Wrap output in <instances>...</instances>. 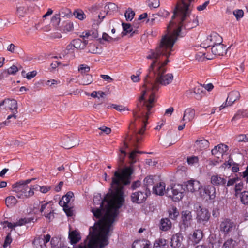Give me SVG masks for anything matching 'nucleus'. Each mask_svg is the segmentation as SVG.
<instances>
[{
    "label": "nucleus",
    "instance_id": "nucleus-51",
    "mask_svg": "<svg viewBox=\"0 0 248 248\" xmlns=\"http://www.w3.org/2000/svg\"><path fill=\"white\" fill-rule=\"evenodd\" d=\"M187 161L188 164L192 165L195 164H197L199 161V159L197 156H193L187 157Z\"/></svg>",
    "mask_w": 248,
    "mask_h": 248
},
{
    "label": "nucleus",
    "instance_id": "nucleus-46",
    "mask_svg": "<svg viewBox=\"0 0 248 248\" xmlns=\"http://www.w3.org/2000/svg\"><path fill=\"white\" fill-rule=\"evenodd\" d=\"M19 70V68L15 65H13L6 70L8 75H15Z\"/></svg>",
    "mask_w": 248,
    "mask_h": 248
},
{
    "label": "nucleus",
    "instance_id": "nucleus-8",
    "mask_svg": "<svg viewBox=\"0 0 248 248\" xmlns=\"http://www.w3.org/2000/svg\"><path fill=\"white\" fill-rule=\"evenodd\" d=\"M197 209V219L200 223L205 224L209 219L210 214L205 208L199 206Z\"/></svg>",
    "mask_w": 248,
    "mask_h": 248
},
{
    "label": "nucleus",
    "instance_id": "nucleus-28",
    "mask_svg": "<svg viewBox=\"0 0 248 248\" xmlns=\"http://www.w3.org/2000/svg\"><path fill=\"white\" fill-rule=\"evenodd\" d=\"M210 36V41H211L212 46L213 45H219L222 44V38L217 33H212Z\"/></svg>",
    "mask_w": 248,
    "mask_h": 248
},
{
    "label": "nucleus",
    "instance_id": "nucleus-55",
    "mask_svg": "<svg viewBox=\"0 0 248 248\" xmlns=\"http://www.w3.org/2000/svg\"><path fill=\"white\" fill-rule=\"evenodd\" d=\"M78 71L82 74L87 73L90 71V67L86 65L81 64L78 68Z\"/></svg>",
    "mask_w": 248,
    "mask_h": 248
},
{
    "label": "nucleus",
    "instance_id": "nucleus-58",
    "mask_svg": "<svg viewBox=\"0 0 248 248\" xmlns=\"http://www.w3.org/2000/svg\"><path fill=\"white\" fill-rule=\"evenodd\" d=\"M51 209V207L48 205V202H45L44 203H42L41 205V207L40 208V212L43 213L45 211V210H47L49 211V210Z\"/></svg>",
    "mask_w": 248,
    "mask_h": 248
},
{
    "label": "nucleus",
    "instance_id": "nucleus-3",
    "mask_svg": "<svg viewBox=\"0 0 248 248\" xmlns=\"http://www.w3.org/2000/svg\"><path fill=\"white\" fill-rule=\"evenodd\" d=\"M138 152L137 150H133L130 153L129 158L130 160V166L124 168L121 172L118 171L114 172L111 183L112 188L111 192L106 195L103 200L109 201L114 198L113 202L116 204L117 198H118L121 196L124 199V192L123 191V186L130 183L131 175L134 171V169L131 164L136 162L135 158Z\"/></svg>",
    "mask_w": 248,
    "mask_h": 248
},
{
    "label": "nucleus",
    "instance_id": "nucleus-12",
    "mask_svg": "<svg viewBox=\"0 0 248 248\" xmlns=\"http://www.w3.org/2000/svg\"><path fill=\"white\" fill-rule=\"evenodd\" d=\"M181 219L182 225L185 228L191 226L192 221V215L191 212L189 210H184L181 213Z\"/></svg>",
    "mask_w": 248,
    "mask_h": 248
},
{
    "label": "nucleus",
    "instance_id": "nucleus-2",
    "mask_svg": "<svg viewBox=\"0 0 248 248\" xmlns=\"http://www.w3.org/2000/svg\"><path fill=\"white\" fill-rule=\"evenodd\" d=\"M114 198L109 201L102 199L97 194L93 199L94 204H100L99 208H92L91 211L94 217L100 218L93 226L90 228L89 240L84 245L80 244L74 248H102L108 244V238L111 235V226L118 213L119 209L124 203L122 197L117 198L116 204L113 202Z\"/></svg>",
    "mask_w": 248,
    "mask_h": 248
},
{
    "label": "nucleus",
    "instance_id": "nucleus-31",
    "mask_svg": "<svg viewBox=\"0 0 248 248\" xmlns=\"http://www.w3.org/2000/svg\"><path fill=\"white\" fill-rule=\"evenodd\" d=\"M17 203V200L13 196H10L5 199V203L8 208H12L15 206Z\"/></svg>",
    "mask_w": 248,
    "mask_h": 248
},
{
    "label": "nucleus",
    "instance_id": "nucleus-37",
    "mask_svg": "<svg viewBox=\"0 0 248 248\" xmlns=\"http://www.w3.org/2000/svg\"><path fill=\"white\" fill-rule=\"evenodd\" d=\"M241 202L244 205H248V191H244L240 192L238 196Z\"/></svg>",
    "mask_w": 248,
    "mask_h": 248
},
{
    "label": "nucleus",
    "instance_id": "nucleus-22",
    "mask_svg": "<svg viewBox=\"0 0 248 248\" xmlns=\"http://www.w3.org/2000/svg\"><path fill=\"white\" fill-rule=\"evenodd\" d=\"M211 183L215 186L224 185L226 183V180L218 175H215L211 176Z\"/></svg>",
    "mask_w": 248,
    "mask_h": 248
},
{
    "label": "nucleus",
    "instance_id": "nucleus-59",
    "mask_svg": "<svg viewBox=\"0 0 248 248\" xmlns=\"http://www.w3.org/2000/svg\"><path fill=\"white\" fill-rule=\"evenodd\" d=\"M37 74L36 71H32L31 72H28L26 74V78L30 80L32 78H34Z\"/></svg>",
    "mask_w": 248,
    "mask_h": 248
},
{
    "label": "nucleus",
    "instance_id": "nucleus-56",
    "mask_svg": "<svg viewBox=\"0 0 248 248\" xmlns=\"http://www.w3.org/2000/svg\"><path fill=\"white\" fill-rule=\"evenodd\" d=\"M233 14L238 20L243 16L244 12L242 10H236L233 12Z\"/></svg>",
    "mask_w": 248,
    "mask_h": 248
},
{
    "label": "nucleus",
    "instance_id": "nucleus-1",
    "mask_svg": "<svg viewBox=\"0 0 248 248\" xmlns=\"http://www.w3.org/2000/svg\"><path fill=\"white\" fill-rule=\"evenodd\" d=\"M191 9H189V13L186 16V8L177 5L167 26V33L162 36L158 46L149 52L147 59L153 61L149 67V74L145 78L144 90L139 98V103L133 111L135 118L140 117L139 112L143 116L145 110H147L145 116L147 117L156 101L155 93L158 90L159 84L167 86L172 82L173 75L172 73H166L165 65L169 62L168 58L172 51L174 44L180 36L181 28L184 27L187 29H192L198 24L197 17L191 16Z\"/></svg>",
    "mask_w": 248,
    "mask_h": 248
},
{
    "label": "nucleus",
    "instance_id": "nucleus-14",
    "mask_svg": "<svg viewBox=\"0 0 248 248\" xmlns=\"http://www.w3.org/2000/svg\"><path fill=\"white\" fill-rule=\"evenodd\" d=\"M195 116V109L191 108H187L184 111L183 116L181 121H184L185 123L191 122L194 119Z\"/></svg>",
    "mask_w": 248,
    "mask_h": 248
},
{
    "label": "nucleus",
    "instance_id": "nucleus-24",
    "mask_svg": "<svg viewBox=\"0 0 248 248\" xmlns=\"http://www.w3.org/2000/svg\"><path fill=\"white\" fill-rule=\"evenodd\" d=\"M160 224V229L163 231H168L171 227V223L168 218L162 219Z\"/></svg>",
    "mask_w": 248,
    "mask_h": 248
},
{
    "label": "nucleus",
    "instance_id": "nucleus-26",
    "mask_svg": "<svg viewBox=\"0 0 248 248\" xmlns=\"http://www.w3.org/2000/svg\"><path fill=\"white\" fill-rule=\"evenodd\" d=\"M17 113L18 111L15 110V112H12V114L8 115L7 118V120L0 124V128H3L5 126H8L10 123V120L11 119L15 120L17 118Z\"/></svg>",
    "mask_w": 248,
    "mask_h": 248
},
{
    "label": "nucleus",
    "instance_id": "nucleus-53",
    "mask_svg": "<svg viewBox=\"0 0 248 248\" xmlns=\"http://www.w3.org/2000/svg\"><path fill=\"white\" fill-rule=\"evenodd\" d=\"M148 5L151 8H156L160 5L159 0H151L149 1Z\"/></svg>",
    "mask_w": 248,
    "mask_h": 248
},
{
    "label": "nucleus",
    "instance_id": "nucleus-15",
    "mask_svg": "<svg viewBox=\"0 0 248 248\" xmlns=\"http://www.w3.org/2000/svg\"><path fill=\"white\" fill-rule=\"evenodd\" d=\"M81 38L84 39H89L93 40V39H98L100 40L101 38H98V32L97 29H93L91 30H89L83 32L80 36Z\"/></svg>",
    "mask_w": 248,
    "mask_h": 248
},
{
    "label": "nucleus",
    "instance_id": "nucleus-35",
    "mask_svg": "<svg viewBox=\"0 0 248 248\" xmlns=\"http://www.w3.org/2000/svg\"><path fill=\"white\" fill-rule=\"evenodd\" d=\"M122 26L124 30V32L122 33L123 35H126L127 34L130 33H132V34L135 33V31L132 32L133 28L130 24L123 23Z\"/></svg>",
    "mask_w": 248,
    "mask_h": 248
},
{
    "label": "nucleus",
    "instance_id": "nucleus-17",
    "mask_svg": "<svg viewBox=\"0 0 248 248\" xmlns=\"http://www.w3.org/2000/svg\"><path fill=\"white\" fill-rule=\"evenodd\" d=\"M165 187V183L159 182L153 187V192L156 195L159 196L164 195L165 194L166 195Z\"/></svg>",
    "mask_w": 248,
    "mask_h": 248
},
{
    "label": "nucleus",
    "instance_id": "nucleus-19",
    "mask_svg": "<svg viewBox=\"0 0 248 248\" xmlns=\"http://www.w3.org/2000/svg\"><path fill=\"white\" fill-rule=\"evenodd\" d=\"M72 43L75 48L78 49H83L86 47L87 44H88V41L86 40V39H83V40H81L80 39H76L73 40L72 41Z\"/></svg>",
    "mask_w": 248,
    "mask_h": 248
},
{
    "label": "nucleus",
    "instance_id": "nucleus-43",
    "mask_svg": "<svg viewBox=\"0 0 248 248\" xmlns=\"http://www.w3.org/2000/svg\"><path fill=\"white\" fill-rule=\"evenodd\" d=\"M196 59L197 60L199 61H202L204 60L205 58L211 60L213 58L208 57V55H206V53L204 52H199L197 53L196 55Z\"/></svg>",
    "mask_w": 248,
    "mask_h": 248
},
{
    "label": "nucleus",
    "instance_id": "nucleus-9",
    "mask_svg": "<svg viewBox=\"0 0 248 248\" xmlns=\"http://www.w3.org/2000/svg\"><path fill=\"white\" fill-rule=\"evenodd\" d=\"M183 186L186 191L191 193L198 191L202 187V184L199 181L192 179L184 183Z\"/></svg>",
    "mask_w": 248,
    "mask_h": 248
},
{
    "label": "nucleus",
    "instance_id": "nucleus-10",
    "mask_svg": "<svg viewBox=\"0 0 248 248\" xmlns=\"http://www.w3.org/2000/svg\"><path fill=\"white\" fill-rule=\"evenodd\" d=\"M228 147L225 144H220L216 146L211 151L213 156L217 159H221L223 155L228 151Z\"/></svg>",
    "mask_w": 248,
    "mask_h": 248
},
{
    "label": "nucleus",
    "instance_id": "nucleus-21",
    "mask_svg": "<svg viewBox=\"0 0 248 248\" xmlns=\"http://www.w3.org/2000/svg\"><path fill=\"white\" fill-rule=\"evenodd\" d=\"M193 1V0H180V2L177 4V6L182 7L186 8V15L185 14V16H186V15L189 13V9H191V2Z\"/></svg>",
    "mask_w": 248,
    "mask_h": 248
},
{
    "label": "nucleus",
    "instance_id": "nucleus-50",
    "mask_svg": "<svg viewBox=\"0 0 248 248\" xmlns=\"http://www.w3.org/2000/svg\"><path fill=\"white\" fill-rule=\"evenodd\" d=\"M120 151H121V153L123 154V155H120L119 160H118L119 165L120 166H121L124 162L125 157L126 155V153L122 149H121Z\"/></svg>",
    "mask_w": 248,
    "mask_h": 248
},
{
    "label": "nucleus",
    "instance_id": "nucleus-44",
    "mask_svg": "<svg viewBox=\"0 0 248 248\" xmlns=\"http://www.w3.org/2000/svg\"><path fill=\"white\" fill-rule=\"evenodd\" d=\"M179 215V212L176 207H173L169 211V217L172 219H175Z\"/></svg>",
    "mask_w": 248,
    "mask_h": 248
},
{
    "label": "nucleus",
    "instance_id": "nucleus-25",
    "mask_svg": "<svg viewBox=\"0 0 248 248\" xmlns=\"http://www.w3.org/2000/svg\"><path fill=\"white\" fill-rule=\"evenodd\" d=\"M7 50L13 54H22L23 49L15 44L11 43L7 46Z\"/></svg>",
    "mask_w": 248,
    "mask_h": 248
},
{
    "label": "nucleus",
    "instance_id": "nucleus-5",
    "mask_svg": "<svg viewBox=\"0 0 248 248\" xmlns=\"http://www.w3.org/2000/svg\"><path fill=\"white\" fill-rule=\"evenodd\" d=\"M185 191L186 189L183 185L175 184L167 187L166 196L171 198L174 201H179L183 197Z\"/></svg>",
    "mask_w": 248,
    "mask_h": 248
},
{
    "label": "nucleus",
    "instance_id": "nucleus-13",
    "mask_svg": "<svg viewBox=\"0 0 248 248\" xmlns=\"http://www.w3.org/2000/svg\"><path fill=\"white\" fill-rule=\"evenodd\" d=\"M228 49L223 44L213 45L211 48V52L215 56H223L226 54Z\"/></svg>",
    "mask_w": 248,
    "mask_h": 248
},
{
    "label": "nucleus",
    "instance_id": "nucleus-4",
    "mask_svg": "<svg viewBox=\"0 0 248 248\" xmlns=\"http://www.w3.org/2000/svg\"><path fill=\"white\" fill-rule=\"evenodd\" d=\"M13 191L16 193V196L20 199L28 198L34 194V190H37L38 185L31 186L30 187L28 186H24L16 183L12 185Z\"/></svg>",
    "mask_w": 248,
    "mask_h": 248
},
{
    "label": "nucleus",
    "instance_id": "nucleus-36",
    "mask_svg": "<svg viewBox=\"0 0 248 248\" xmlns=\"http://www.w3.org/2000/svg\"><path fill=\"white\" fill-rule=\"evenodd\" d=\"M34 218L32 217L30 218H20L19 220L16 221L15 223V226H20L24 225L27 223H29L32 221L33 222H34Z\"/></svg>",
    "mask_w": 248,
    "mask_h": 248
},
{
    "label": "nucleus",
    "instance_id": "nucleus-33",
    "mask_svg": "<svg viewBox=\"0 0 248 248\" xmlns=\"http://www.w3.org/2000/svg\"><path fill=\"white\" fill-rule=\"evenodd\" d=\"M75 49V48L72 42L68 45H67L66 49L62 52V53L60 55L59 58L61 59L62 57H64L65 56H66L68 53L73 52Z\"/></svg>",
    "mask_w": 248,
    "mask_h": 248
},
{
    "label": "nucleus",
    "instance_id": "nucleus-48",
    "mask_svg": "<svg viewBox=\"0 0 248 248\" xmlns=\"http://www.w3.org/2000/svg\"><path fill=\"white\" fill-rule=\"evenodd\" d=\"M117 9V6L113 3H109L104 7V9L107 11V13L109 11H115Z\"/></svg>",
    "mask_w": 248,
    "mask_h": 248
},
{
    "label": "nucleus",
    "instance_id": "nucleus-39",
    "mask_svg": "<svg viewBox=\"0 0 248 248\" xmlns=\"http://www.w3.org/2000/svg\"><path fill=\"white\" fill-rule=\"evenodd\" d=\"M150 245L149 241H146L145 243L141 244L140 241H135L132 245V248H139L140 247L143 246V248H150Z\"/></svg>",
    "mask_w": 248,
    "mask_h": 248
},
{
    "label": "nucleus",
    "instance_id": "nucleus-11",
    "mask_svg": "<svg viewBox=\"0 0 248 248\" xmlns=\"http://www.w3.org/2000/svg\"><path fill=\"white\" fill-rule=\"evenodd\" d=\"M149 194L147 191L145 192L138 191L133 193L131 196L132 202L137 203H141L143 202L146 199L148 194Z\"/></svg>",
    "mask_w": 248,
    "mask_h": 248
},
{
    "label": "nucleus",
    "instance_id": "nucleus-7",
    "mask_svg": "<svg viewBox=\"0 0 248 248\" xmlns=\"http://www.w3.org/2000/svg\"><path fill=\"white\" fill-rule=\"evenodd\" d=\"M236 225L232 220L229 219H225L221 222L220 230L225 234L232 232L236 229Z\"/></svg>",
    "mask_w": 248,
    "mask_h": 248
},
{
    "label": "nucleus",
    "instance_id": "nucleus-52",
    "mask_svg": "<svg viewBox=\"0 0 248 248\" xmlns=\"http://www.w3.org/2000/svg\"><path fill=\"white\" fill-rule=\"evenodd\" d=\"M60 15H63V12H62L61 13V14H60V15L56 14L53 16L51 21H52V22L53 23V24H54L55 25H57L59 24L60 21Z\"/></svg>",
    "mask_w": 248,
    "mask_h": 248
},
{
    "label": "nucleus",
    "instance_id": "nucleus-6",
    "mask_svg": "<svg viewBox=\"0 0 248 248\" xmlns=\"http://www.w3.org/2000/svg\"><path fill=\"white\" fill-rule=\"evenodd\" d=\"M74 194L72 192H68L59 202V204L63 208V210L68 216L73 215V211L70 207L69 202L72 200Z\"/></svg>",
    "mask_w": 248,
    "mask_h": 248
},
{
    "label": "nucleus",
    "instance_id": "nucleus-23",
    "mask_svg": "<svg viewBox=\"0 0 248 248\" xmlns=\"http://www.w3.org/2000/svg\"><path fill=\"white\" fill-rule=\"evenodd\" d=\"M6 109H9L12 112L17 110L18 105L17 101L15 99H8L6 106Z\"/></svg>",
    "mask_w": 248,
    "mask_h": 248
},
{
    "label": "nucleus",
    "instance_id": "nucleus-54",
    "mask_svg": "<svg viewBox=\"0 0 248 248\" xmlns=\"http://www.w3.org/2000/svg\"><path fill=\"white\" fill-rule=\"evenodd\" d=\"M241 118H244L242 110H239L232 118V122L241 119Z\"/></svg>",
    "mask_w": 248,
    "mask_h": 248
},
{
    "label": "nucleus",
    "instance_id": "nucleus-47",
    "mask_svg": "<svg viewBox=\"0 0 248 248\" xmlns=\"http://www.w3.org/2000/svg\"><path fill=\"white\" fill-rule=\"evenodd\" d=\"M111 107L113 108L114 109H115L120 112L129 110L128 108H127L126 107L124 106L123 105L112 104L111 105Z\"/></svg>",
    "mask_w": 248,
    "mask_h": 248
},
{
    "label": "nucleus",
    "instance_id": "nucleus-20",
    "mask_svg": "<svg viewBox=\"0 0 248 248\" xmlns=\"http://www.w3.org/2000/svg\"><path fill=\"white\" fill-rule=\"evenodd\" d=\"M209 142L205 139L197 140L194 144L195 147L198 150H202L207 148L209 147Z\"/></svg>",
    "mask_w": 248,
    "mask_h": 248
},
{
    "label": "nucleus",
    "instance_id": "nucleus-57",
    "mask_svg": "<svg viewBox=\"0 0 248 248\" xmlns=\"http://www.w3.org/2000/svg\"><path fill=\"white\" fill-rule=\"evenodd\" d=\"M243 188V183H239L236 184L235 186V196H238L240 192H239Z\"/></svg>",
    "mask_w": 248,
    "mask_h": 248
},
{
    "label": "nucleus",
    "instance_id": "nucleus-60",
    "mask_svg": "<svg viewBox=\"0 0 248 248\" xmlns=\"http://www.w3.org/2000/svg\"><path fill=\"white\" fill-rule=\"evenodd\" d=\"M48 212H49V213L47 214H44V216L49 221H51L54 217V213H53V211H52L51 209L49 210V211Z\"/></svg>",
    "mask_w": 248,
    "mask_h": 248
},
{
    "label": "nucleus",
    "instance_id": "nucleus-62",
    "mask_svg": "<svg viewBox=\"0 0 248 248\" xmlns=\"http://www.w3.org/2000/svg\"><path fill=\"white\" fill-rule=\"evenodd\" d=\"M98 129L102 132L105 133L107 135L110 134L111 131V130L110 128L106 126H102L98 128Z\"/></svg>",
    "mask_w": 248,
    "mask_h": 248
},
{
    "label": "nucleus",
    "instance_id": "nucleus-42",
    "mask_svg": "<svg viewBox=\"0 0 248 248\" xmlns=\"http://www.w3.org/2000/svg\"><path fill=\"white\" fill-rule=\"evenodd\" d=\"M210 36H208L205 38L203 39L202 43L201 44V47L206 48L210 46H212L211 41H210Z\"/></svg>",
    "mask_w": 248,
    "mask_h": 248
},
{
    "label": "nucleus",
    "instance_id": "nucleus-29",
    "mask_svg": "<svg viewBox=\"0 0 248 248\" xmlns=\"http://www.w3.org/2000/svg\"><path fill=\"white\" fill-rule=\"evenodd\" d=\"M203 237L202 231L201 230H196L192 235V239L195 243H198Z\"/></svg>",
    "mask_w": 248,
    "mask_h": 248
},
{
    "label": "nucleus",
    "instance_id": "nucleus-34",
    "mask_svg": "<svg viewBox=\"0 0 248 248\" xmlns=\"http://www.w3.org/2000/svg\"><path fill=\"white\" fill-rule=\"evenodd\" d=\"M144 184L146 186L145 191H147L150 194V192L149 187L154 184L152 176H149L146 177L144 180Z\"/></svg>",
    "mask_w": 248,
    "mask_h": 248
},
{
    "label": "nucleus",
    "instance_id": "nucleus-27",
    "mask_svg": "<svg viewBox=\"0 0 248 248\" xmlns=\"http://www.w3.org/2000/svg\"><path fill=\"white\" fill-rule=\"evenodd\" d=\"M206 194L210 199H214L216 197V189L213 186L208 185L206 186L204 189Z\"/></svg>",
    "mask_w": 248,
    "mask_h": 248
},
{
    "label": "nucleus",
    "instance_id": "nucleus-32",
    "mask_svg": "<svg viewBox=\"0 0 248 248\" xmlns=\"http://www.w3.org/2000/svg\"><path fill=\"white\" fill-rule=\"evenodd\" d=\"M237 244L236 241L232 238H229L224 242L222 248H235Z\"/></svg>",
    "mask_w": 248,
    "mask_h": 248
},
{
    "label": "nucleus",
    "instance_id": "nucleus-45",
    "mask_svg": "<svg viewBox=\"0 0 248 248\" xmlns=\"http://www.w3.org/2000/svg\"><path fill=\"white\" fill-rule=\"evenodd\" d=\"M125 17L127 21H131L135 15V13L131 9L129 8L125 13Z\"/></svg>",
    "mask_w": 248,
    "mask_h": 248
},
{
    "label": "nucleus",
    "instance_id": "nucleus-18",
    "mask_svg": "<svg viewBox=\"0 0 248 248\" xmlns=\"http://www.w3.org/2000/svg\"><path fill=\"white\" fill-rule=\"evenodd\" d=\"M240 94L237 91H232L231 92L227 98V103L229 105H232L236 101L240 99Z\"/></svg>",
    "mask_w": 248,
    "mask_h": 248
},
{
    "label": "nucleus",
    "instance_id": "nucleus-40",
    "mask_svg": "<svg viewBox=\"0 0 248 248\" xmlns=\"http://www.w3.org/2000/svg\"><path fill=\"white\" fill-rule=\"evenodd\" d=\"M93 78L92 76L89 74H86L83 76L81 80V83L82 85H89L93 81Z\"/></svg>",
    "mask_w": 248,
    "mask_h": 248
},
{
    "label": "nucleus",
    "instance_id": "nucleus-30",
    "mask_svg": "<svg viewBox=\"0 0 248 248\" xmlns=\"http://www.w3.org/2000/svg\"><path fill=\"white\" fill-rule=\"evenodd\" d=\"M69 238L72 244L77 243L80 240L79 234L77 231H72L69 232Z\"/></svg>",
    "mask_w": 248,
    "mask_h": 248
},
{
    "label": "nucleus",
    "instance_id": "nucleus-64",
    "mask_svg": "<svg viewBox=\"0 0 248 248\" xmlns=\"http://www.w3.org/2000/svg\"><path fill=\"white\" fill-rule=\"evenodd\" d=\"M209 1H207L205 2L202 5L198 6L197 8V10L199 11H202V10H204L206 8V7L208 5V4H209Z\"/></svg>",
    "mask_w": 248,
    "mask_h": 248
},
{
    "label": "nucleus",
    "instance_id": "nucleus-38",
    "mask_svg": "<svg viewBox=\"0 0 248 248\" xmlns=\"http://www.w3.org/2000/svg\"><path fill=\"white\" fill-rule=\"evenodd\" d=\"M191 93H192L191 91H190ZM193 93L194 94V98L198 100H200L202 97L203 93L199 87H195L193 89Z\"/></svg>",
    "mask_w": 248,
    "mask_h": 248
},
{
    "label": "nucleus",
    "instance_id": "nucleus-61",
    "mask_svg": "<svg viewBox=\"0 0 248 248\" xmlns=\"http://www.w3.org/2000/svg\"><path fill=\"white\" fill-rule=\"evenodd\" d=\"M12 238L10 234H8L6 237L5 242L3 244V247L6 248L8 245L10 244L12 242Z\"/></svg>",
    "mask_w": 248,
    "mask_h": 248
},
{
    "label": "nucleus",
    "instance_id": "nucleus-49",
    "mask_svg": "<svg viewBox=\"0 0 248 248\" xmlns=\"http://www.w3.org/2000/svg\"><path fill=\"white\" fill-rule=\"evenodd\" d=\"M88 52L93 54H96L99 52L98 48L94 45L90 44L88 46Z\"/></svg>",
    "mask_w": 248,
    "mask_h": 248
},
{
    "label": "nucleus",
    "instance_id": "nucleus-63",
    "mask_svg": "<svg viewBox=\"0 0 248 248\" xmlns=\"http://www.w3.org/2000/svg\"><path fill=\"white\" fill-rule=\"evenodd\" d=\"M246 135L241 134L238 136L237 140L238 142H246Z\"/></svg>",
    "mask_w": 248,
    "mask_h": 248
},
{
    "label": "nucleus",
    "instance_id": "nucleus-41",
    "mask_svg": "<svg viewBox=\"0 0 248 248\" xmlns=\"http://www.w3.org/2000/svg\"><path fill=\"white\" fill-rule=\"evenodd\" d=\"M73 15L75 16L76 18L80 20L84 19L86 17L84 13L80 9L75 10L73 13Z\"/></svg>",
    "mask_w": 248,
    "mask_h": 248
},
{
    "label": "nucleus",
    "instance_id": "nucleus-16",
    "mask_svg": "<svg viewBox=\"0 0 248 248\" xmlns=\"http://www.w3.org/2000/svg\"><path fill=\"white\" fill-rule=\"evenodd\" d=\"M183 236L181 233H177L172 236L170 245L172 248H178L181 245Z\"/></svg>",
    "mask_w": 248,
    "mask_h": 248
}]
</instances>
